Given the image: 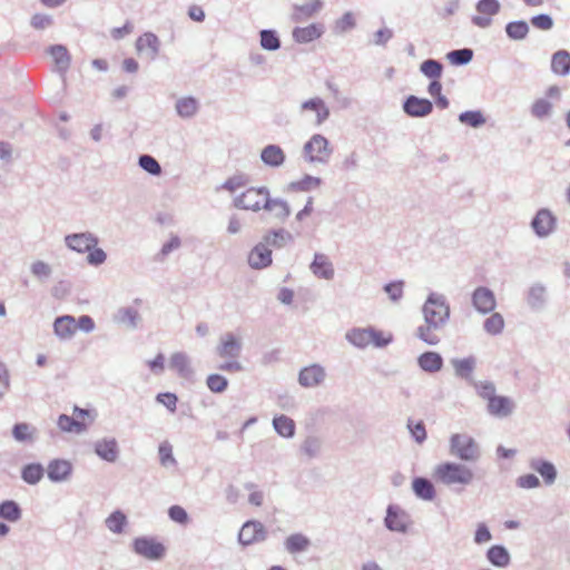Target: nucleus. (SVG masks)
Here are the masks:
<instances>
[{"label":"nucleus","instance_id":"f257e3e1","mask_svg":"<svg viewBox=\"0 0 570 570\" xmlns=\"http://www.w3.org/2000/svg\"><path fill=\"white\" fill-rule=\"evenodd\" d=\"M422 315L424 323L415 331V336L428 345H438L441 342L439 332L450 321L451 307L444 294L431 292L423 306Z\"/></svg>","mask_w":570,"mask_h":570},{"label":"nucleus","instance_id":"f03ea898","mask_svg":"<svg viewBox=\"0 0 570 570\" xmlns=\"http://www.w3.org/2000/svg\"><path fill=\"white\" fill-rule=\"evenodd\" d=\"M434 479L446 485H462L466 487L474 480L473 471L462 463L456 462H443L434 468Z\"/></svg>","mask_w":570,"mask_h":570},{"label":"nucleus","instance_id":"7ed1b4c3","mask_svg":"<svg viewBox=\"0 0 570 570\" xmlns=\"http://www.w3.org/2000/svg\"><path fill=\"white\" fill-rule=\"evenodd\" d=\"M449 453L463 462L474 463L481 458L480 444L468 433H454L449 440Z\"/></svg>","mask_w":570,"mask_h":570},{"label":"nucleus","instance_id":"20e7f679","mask_svg":"<svg viewBox=\"0 0 570 570\" xmlns=\"http://www.w3.org/2000/svg\"><path fill=\"white\" fill-rule=\"evenodd\" d=\"M332 154L333 149L328 139L321 134H314L302 149L303 159L312 165H327Z\"/></svg>","mask_w":570,"mask_h":570},{"label":"nucleus","instance_id":"39448f33","mask_svg":"<svg viewBox=\"0 0 570 570\" xmlns=\"http://www.w3.org/2000/svg\"><path fill=\"white\" fill-rule=\"evenodd\" d=\"M268 195L267 187H250L234 198V206L243 210L257 213L264 209Z\"/></svg>","mask_w":570,"mask_h":570},{"label":"nucleus","instance_id":"423d86ee","mask_svg":"<svg viewBox=\"0 0 570 570\" xmlns=\"http://www.w3.org/2000/svg\"><path fill=\"white\" fill-rule=\"evenodd\" d=\"M530 227L538 238L550 237L558 227V218L549 208H540L531 219Z\"/></svg>","mask_w":570,"mask_h":570},{"label":"nucleus","instance_id":"0eeeda50","mask_svg":"<svg viewBox=\"0 0 570 570\" xmlns=\"http://www.w3.org/2000/svg\"><path fill=\"white\" fill-rule=\"evenodd\" d=\"M411 515L400 505L390 504L386 509L384 525L392 532L406 533L412 527Z\"/></svg>","mask_w":570,"mask_h":570},{"label":"nucleus","instance_id":"6e6552de","mask_svg":"<svg viewBox=\"0 0 570 570\" xmlns=\"http://www.w3.org/2000/svg\"><path fill=\"white\" fill-rule=\"evenodd\" d=\"M132 549L137 554L154 561L161 560L166 553L165 546L149 537L136 538L132 542Z\"/></svg>","mask_w":570,"mask_h":570},{"label":"nucleus","instance_id":"1a4fd4ad","mask_svg":"<svg viewBox=\"0 0 570 570\" xmlns=\"http://www.w3.org/2000/svg\"><path fill=\"white\" fill-rule=\"evenodd\" d=\"M63 243L68 249L78 254H85L90 247L99 244V238L92 232L86 230L66 235Z\"/></svg>","mask_w":570,"mask_h":570},{"label":"nucleus","instance_id":"9d476101","mask_svg":"<svg viewBox=\"0 0 570 570\" xmlns=\"http://www.w3.org/2000/svg\"><path fill=\"white\" fill-rule=\"evenodd\" d=\"M243 351L242 337L233 332H226L219 337L216 353L220 358H239Z\"/></svg>","mask_w":570,"mask_h":570},{"label":"nucleus","instance_id":"9b49d317","mask_svg":"<svg viewBox=\"0 0 570 570\" xmlns=\"http://www.w3.org/2000/svg\"><path fill=\"white\" fill-rule=\"evenodd\" d=\"M267 539V530L264 524L256 520L245 522L238 533V541L243 546H250L263 542Z\"/></svg>","mask_w":570,"mask_h":570},{"label":"nucleus","instance_id":"f8f14e48","mask_svg":"<svg viewBox=\"0 0 570 570\" xmlns=\"http://www.w3.org/2000/svg\"><path fill=\"white\" fill-rule=\"evenodd\" d=\"M528 466L542 478L544 485L551 487L556 483L558 470L551 461L541 456H531L528 460Z\"/></svg>","mask_w":570,"mask_h":570},{"label":"nucleus","instance_id":"ddd939ff","mask_svg":"<svg viewBox=\"0 0 570 570\" xmlns=\"http://www.w3.org/2000/svg\"><path fill=\"white\" fill-rule=\"evenodd\" d=\"M326 370L318 363L303 367L298 373V383L306 389L322 385L326 380Z\"/></svg>","mask_w":570,"mask_h":570},{"label":"nucleus","instance_id":"4468645a","mask_svg":"<svg viewBox=\"0 0 570 570\" xmlns=\"http://www.w3.org/2000/svg\"><path fill=\"white\" fill-rule=\"evenodd\" d=\"M475 9L479 14L472 18L473 24L480 28H488L492 23L491 17L499 13L501 4L499 0H479Z\"/></svg>","mask_w":570,"mask_h":570},{"label":"nucleus","instance_id":"2eb2a0df","mask_svg":"<svg viewBox=\"0 0 570 570\" xmlns=\"http://www.w3.org/2000/svg\"><path fill=\"white\" fill-rule=\"evenodd\" d=\"M48 479L53 483H62L70 480L73 471L72 463L65 459H53L47 465Z\"/></svg>","mask_w":570,"mask_h":570},{"label":"nucleus","instance_id":"dca6fc26","mask_svg":"<svg viewBox=\"0 0 570 570\" xmlns=\"http://www.w3.org/2000/svg\"><path fill=\"white\" fill-rule=\"evenodd\" d=\"M472 305L481 314L493 312L497 306L494 293L485 286L476 287L472 293Z\"/></svg>","mask_w":570,"mask_h":570},{"label":"nucleus","instance_id":"f3484780","mask_svg":"<svg viewBox=\"0 0 570 570\" xmlns=\"http://www.w3.org/2000/svg\"><path fill=\"white\" fill-rule=\"evenodd\" d=\"M525 302L530 309L540 312L548 303V289L542 283H533L525 294Z\"/></svg>","mask_w":570,"mask_h":570},{"label":"nucleus","instance_id":"a211bd4d","mask_svg":"<svg viewBox=\"0 0 570 570\" xmlns=\"http://www.w3.org/2000/svg\"><path fill=\"white\" fill-rule=\"evenodd\" d=\"M309 269L312 274L320 279L332 281L335 276L333 263L328 256L323 253L314 254Z\"/></svg>","mask_w":570,"mask_h":570},{"label":"nucleus","instance_id":"6ab92c4d","mask_svg":"<svg viewBox=\"0 0 570 570\" xmlns=\"http://www.w3.org/2000/svg\"><path fill=\"white\" fill-rule=\"evenodd\" d=\"M272 262V249L263 242L256 244L248 253L247 263L253 269L266 268Z\"/></svg>","mask_w":570,"mask_h":570},{"label":"nucleus","instance_id":"aec40b11","mask_svg":"<svg viewBox=\"0 0 570 570\" xmlns=\"http://www.w3.org/2000/svg\"><path fill=\"white\" fill-rule=\"evenodd\" d=\"M169 368L184 380H191L195 374L190 357L185 352H175L170 355Z\"/></svg>","mask_w":570,"mask_h":570},{"label":"nucleus","instance_id":"412c9836","mask_svg":"<svg viewBox=\"0 0 570 570\" xmlns=\"http://www.w3.org/2000/svg\"><path fill=\"white\" fill-rule=\"evenodd\" d=\"M136 48L140 58L154 60L159 51V39L151 32H145L137 39Z\"/></svg>","mask_w":570,"mask_h":570},{"label":"nucleus","instance_id":"4be33fe9","mask_svg":"<svg viewBox=\"0 0 570 570\" xmlns=\"http://www.w3.org/2000/svg\"><path fill=\"white\" fill-rule=\"evenodd\" d=\"M403 110L410 117H425L432 112L433 105L429 99L409 96L403 104Z\"/></svg>","mask_w":570,"mask_h":570},{"label":"nucleus","instance_id":"5701e85b","mask_svg":"<svg viewBox=\"0 0 570 570\" xmlns=\"http://www.w3.org/2000/svg\"><path fill=\"white\" fill-rule=\"evenodd\" d=\"M259 158L265 166L269 168H279L285 164L286 155L281 146L269 144L261 150Z\"/></svg>","mask_w":570,"mask_h":570},{"label":"nucleus","instance_id":"b1692460","mask_svg":"<svg viewBox=\"0 0 570 570\" xmlns=\"http://www.w3.org/2000/svg\"><path fill=\"white\" fill-rule=\"evenodd\" d=\"M514 410V402L508 396L494 395L487 405V411L495 417H507Z\"/></svg>","mask_w":570,"mask_h":570},{"label":"nucleus","instance_id":"393cba45","mask_svg":"<svg viewBox=\"0 0 570 570\" xmlns=\"http://www.w3.org/2000/svg\"><path fill=\"white\" fill-rule=\"evenodd\" d=\"M95 453L107 462L114 463L119 455V448L116 439L104 438L95 443Z\"/></svg>","mask_w":570,"mask_h":570},{"label":"nucleus","instance_id":"a878e982","mask_svg":"<svg viewBox=\"0 0 570 570\" xmlns=\"http://www.w3.org/2000/svg\"><path fill=\"white\" fill-rule=\"evenodd\" d=\"M312 111L315 114L314 124L321 126L330 117V109L324 100L315 97L301 104V112Z\"/></svg>","mask_w":570,"mask_h":570},{"label":"nucleus","instance_id":"bb28decb","mask_svg":"<svg viewBox=\"0 0 570 570\" xmlns=\"http://www.w3.org/2000/svg\"><path fill=\"white\" fill-rule=\"evenodd\" d=\"M311 546V539L301 532L292 533L284 540V549L292 556L306 552Z\"/></svg>","mask_w":570,"mask_h":570},{"label":"nucleus","instance_id":"cd10ccee","mask_svg":"<svg viewBox=\"0 0 570 570\" xmlns=\"http://www.w3.org/2000/svg\"><path fill=\"white\" fill-rule=\"evenodd\" d=\"M374 328L373 327H354L345 333V340L357 348H365L371 344L373 340Z\"/></svg>","mask_w":570,"mask_h":570},{"label":"nucleus","instance_id":"c85d7f7f","mask_svg":"<svg viewBox=\"0 0 570 570\" xmlns=\"http://www.w3.org/2000/svg\"><path fill=\"white\" fill-rule=\"evenodd\" d=\"M76 331V318L71 315L59 316L53 322V332L62 341L70 340Z\"/></svg>","mask_w":570,"mask_h":570},{"label":"nucleus","instance_id":"c756f323","mask_svg":"<svg viewBox=\"0 0 570 570\" xmlns=\"http://www.w3.org/2000/svg\"><path fill=\"white\" fill-rule=\"evenodd\" d=\"M175 110L181 119H191L199 111V101L191 97H180L175 102Z\"/></svg>","mask_w":570,"mask_h":570},{"label":"nucleus","instance_id":"7c9ffc66","mask_svg":"<svg viewBox=\"0 0 570 570\" xmlns=\"http://www.w3.org/2000/svg\"><path fill=\"white\" fill-rule=\"evenodd\" d=\"M264 209L269 212L279 222H285L291 215L289 204L282 198H272L268 195Z\"/></svg>","mask_w":570,"mask_h":570},{"label":"nucleus","instance_id":"2f4dec72","mask_svg":"<svg viewBox=\"0 0 570 570\" xmlns=\"http://www.w3.org/2000/svg\"><path fill=\"white\" fill-rule=\"evenodd\" d=\"M324 28L320 23H312L307 27H296L293 30V38L298 43H307L320 38Z\"/></svg>","mask_w":570,"mask_h":570},{"label":"nucleus","instance_id":"473e14b6","mask_svg":"<svg viewBox=\"0 0 570 570\" xmlns=\"http://www.w3.org/2000/svg\"><path fill=\"white\" fill-rule=\"evenodd\" d=\"M487 560L497 568H507L511 563L508 549L501 544L490 547L485 553Z\"/></svg>","mask_w":570,"mask_h":570},{"label":"nucleus","instance_id":"72a5a7b5","mask_svg":"<svg viewBox=\"0 0 570 570\" xmlns=\"http://www.w3.org/2000/svg\"><path fill=\"white\" fill-rule=\"evenodd\" d=\"M114 320L118 324H121L131 330H135L140 324L141 316L137 308H135L132 306H126V307H120L116 312Z\"/></svg>","mask_w":570,"mask_h":570},{"label":"nucleus","instance_id":"f704fd0d","mask_svg":"<svg viewBox=\"0 0 570 570\" xmlns=\"http://www.w3.org/2000/svg\"><path fill=\"white\" fill-rule=\"evenodd\" d=\"M420 368L426 373H436L443 366V358L438 352H424L417 357Z\"/></svg>","mask_w":570,"mask_h":570},{"label":"nucleus","instance_id":"c9c22d12","mask_svg":"<svg viewBox=\"0 0 570 570\" xmlns=\"http://www.w3.org/2000/svg\"><path fill=\"white\" fill-rule=\"evenodd\" d=\"M451 364L458 377L464 379L471 383L473 382L472 373L476 365V360L474 356H469L464 358H453L451 360Z\"/></svg>","mask_w":570,"mask_h":570},{"label":"nucleus","instance_id":"e433bc0d","mask_svg":"<svg viewBox=\"0 0 570 570\" xmlns=\"http://www.w3.org/2000/svg\"><path fill=\"white\" fill-rule=\"evenodd\" d=\"M323 7L321 0H313L303 4L294 6L293 20L296 22L305 21L317 13Z\"/></svg>","mask_w":570,"mask_h":570},{"label":"nucleus","instance_id":"4c0bfd02","mask_svg":"<svg viewBox=\"0 0 570 570\" xmlns=\"http://www.w3.org/2000/svg\"><path fill=\"white\" fill-rule=\"evenodd\" d=\"M292 240L293 236L291 235V233L283 228L269 230L267 234L264 235L262 239V242L266 244L268 248H282Z\"/></svg>","mask_w":570,"mask_h":570},{"label":"nucleus","instance_id":"58836bf2","mask_svg":"<svg viewBox=\"0 0 570 570\" xmlns=\"http://www.w3.org/2000/svg\"><path fill=\"white\" fill-rule=\"evenodd\" d=\"M412 490L414 494L424 501H432L435 498V489L433 483L425 478H415L412 481Z\"/></svg>","mask_w":570,"mask_h":570},{"label":"nucleus","instance_id":"ea45409f","mask_svg":"<svg viewBox=\"0 0 570 570\" xmlns=\"http://www.w3.org/2000/svg\"><path fill=\"white\" fill-rule=\"evenodd\" d=\"M57 425L62 432L81 434L87 431L88 424L72 416L61 414L57 420Z\"/></svg>","mask_w":570,"mask_h":570},{"label":"nucleus","instance_id":"a19ab883","mask_svg":"<svg viewBox=\"0 0 570 570\" xmlns=\"http://www.w3.org/2000/svg\"><path fill=\"white\" fill-rule=\"evenodd\" d=\"M322 440L315 435L306 436L299 445V452L308 460L315 459L321 454Z\"/></svg>","mask_w":570,"mask_h":570},{"label":"nucleus","instance_id":"79ce46f5","mask_svg":"<svg viewBox=\"0 0 570 570\" xmlns=\"http://www.w3.org/2000/svg\"><path fill=\"white\" fill-rule=\"evenodd\" d=\"M128 524V519L126 514L120 511L116 510L111 512L105 520L106 528L115 534H121L125 531V528Z\"/></svg>","mask_w":570,"mask_h":570},{"label":"nucleus","instance_id":"37998d69","mask_svg":"<svg viewBox=\"0 0 570 570\" xmlns=\"http://www.w3.org/2000/svg\"><path fill=\"white\" fill-rule=\"evenodd\" d=\"M43 474L45 469L40 463H29L21 470V479L30 485L38 484L42 480Z\"/></svg>","mask_w":570,"mask_h":570},{"label":"nucleus","instance_id":"c03bdc74","mask_svg":"<svg viewBox=\"0 0 570 570\" xmlns=\"http://www.w3.org/2000/svg\"><path fill=\"white\" fill-rule=\"evenodd\" d=\"M273 426L277 434L283 438L291 439L295 435V422L286 415L275 416Z\"/></svg>","mask_w":570,"mask_h":570},{"label":"nucleus","instance_id":"a18cd8bd","mask_svg":"<svg viewBox=\"0 0 570 570\" xmlns=\"http://www.w3.org/2000/svg\"><path fill=\"white\" fill-rule=\"evenodd\" d=\"M49 53L52 57L59 71H66L70 66V56L67 48L62 45H55L49 48Z\"/></svg>","mask_w":570,"mask_h":570},{"label":"nucleus","instance_id":"49530a36","mask_svg":"<svg viewBox=\"0 0 570 570\" xmlns=\"http://www.w3.org/2000/svg\"><path fill=\"white\" fill-rule=\"evenodd\" d=\"M22 511L19 504L12 500H6L0 503V518L9 522H18L21 519Z\"/></svg>","mask_w":570,"mask_h":570},{"label":"nucleus","instance_id":"de8ad7c7","mask_svg":"<svg viewBox=\"0 0 570 570\" xmlns=\"http://www.w3.org/2000/svg\"><path fill=\"white\" fill-rule=\"evenodd\" d=\"M529 30V24L524 20L512 21L505 26L508 38L515 41L524 40Z\"/></svg>","mask_w":570,"mask_h":570},{"label":"nucleus","instance_id":"09e8293b","mask_svg":"<svg viewBox=\"0 0 570 570\" xmlns=\"http://www.w3.org/2000/svg\"><path fill=\"white\" fill-rule=\"evenodd\" d=\"M322 185V179L320 177L305 175L301 179L291 183V188L296 191H312Z\"/></svg>","mask_w":570,"mask_h":570},{"label":"nucleus","instance_id":"8fccbe9b","mask_svg":"<svg viewBox=\"0 0 570 570\" xmlns=\"http://www.w3.org/2000/svg\"><path fill=\"white\" fill-rule=\"evenodd\" d=\"M552 71H570V52L567 50H558L551 58Z\"/></svg>","mask_w":570,"mask_h":570},{"label":"nucleus","instance_id":"3c124183","mask_svg":"<svg viewBox=\"0 0 570 570\" xmlns=\"http://www.w3.org/2000/svg\"><path fill=\"white\" fill-rule=\"evenodd\" d=\"M459 121L472 128H479L485 124V117L480 110H469L459 115Z\"/></svg>","mask_w":570,"mask_h":570},{"label":"nucleus","instance_id":"603ef678","mask_svg":"<svg viewBox=\"0 0 570 570\" xmlns=\"http://www.w3.org/2000/svg\"><path fill=\"white\" fill-rule=\"evenodd\" d=\"M553 106L544 98L537 99L531 106V115L537 119H546L551 116Z\"/></svg>","mask_w":570,"mask_h":570},{"label":"nucleus","instance_id":"864d4df0","mask_svg":"<svg viewBox=\"0 0 570 570\" xmlns=\"http://www.w3.org/2000/svg\"><path fill=\"white\" fill-rule=\"evenodd\" d=\"M31 274L40 282H46L52 275V267L45 261L38 259L30 265Z\"/></svg>","mask_w":570,"mask_h":570},{"label":"nucleus","instance_id":"5fc2aeb1","mask_svg":"<svg viewBox=\"0 0 570 570\" xmlns=\"http://www.w3.org/2000/svg\"><path fill=\"white\" fill-rule=\"evenodd\" d=\"M261 46L265 50H277L281 47V40L275 30L264 29L259 32Z\"/></svg>","mask_w":570,"mask_h":570},{"label":"nucleus","instance_id":"6e6d98bb","mask_svg":"<svg viewBox=\"0 0 570 570\" xmlns=\"http://www.w3.org/2000/svg\"><path fill=\"white\" fill-rule=\"evenodd\" d=\"M484 331L490 335H498L504 328V320L500 313H492L483 323Z\"/></svg>","mask_w":570,"mask_h":570},{"label":"nucleus","instance_id":"4d7b16f0","mask_svg":"<svg viewBox=\"0 0 570 570\" xmlns=\"http://www.w3.org/2000/svg\"><path fill=\"white\" fill-rule=\"evenodd\" d=\"M446 58L454 66L466 65L473 58V50L470 48L452 50L446 53Z\"/></svg>","mask_w":570,"mask_h":570},{"label":"nucleus","instance_id":"13d9d810","mask_svg":"<svg viewBox=\"0 0 570 570\" xmlns=\"http://www.w3.org/2000/svg\"><path fill=\"white\" fill-rule=\"evenodd\" d=\"M159 462L163 466H176L177 460L173 454V446L168 441H164L159 444L158 448Z\"/></svg>","mask_w":570,"mask_h":570},{"label":"nucleus","instance_id":"bf43d9fd","mask_svg":"<svg viewBox=\"0 0 570 570\" xmlns=\"http://www.w3.org/2000/svg\"><path fill=\"white\" fill-rule=\"evenodd\" d=\"M138 165L141 169L153 176H159L161 174V166L157 159L150 155H141L138 158Z\"/></svg>","mask_w":570,"mask_h":570},{"label":"nucleus","instance_id":"052dcab7","mask_svg":"<svg viewBox=\"0 0 570 570\" xmlns=\"http://www.w3.org/2000/svg\"><path fill=\"white\" fill-rule=\"evenodd\" d=\"M181 246V239L179 236L171 234L169 239L163 244L159 253L156 255V261L164 262L165 258L173 253L174 250H177Z\"/></svg>","mask_w":570,"mask_h":570},{"label":"nucleus","instance_id":"680f3d73","mask_svg":"<svg viewBox=\"0 0 570 570\" xmlns=\"http://www.w3.org/2000/svg\"><path fill=\"white\" fill-rule=\"evenodd\" d=\"M35 429L27 423H18L12 429V435L18 442L33 441Z\"/></svg>","mask_w":570,"mask_h":570},{"label":"nucleus","instance_id":"e2e57ef3","mask_svg":"<svg viewBox=\"0 0 570 570\" xmlns=\"http://www.w3.org/2000/svg\"><path fill=\"white\" fill-rule=\"evenodd\" d=\"M515 485L520 489L532 490L541 487L540 479L533 473L519 475L515 479Z\"/></svg>","mask_w":570,"mask_h":570},{"label":"nucleus","instance_id":"0e129e2a","mask_svg":"<svg viewBox=\"0 0 570 570\" xmlns=\"http://www.w3.org/2000/svg\"><path fill=\"white\" fill-rule=\"evenodd\" d=\"M207 387L214 393H222L228 386V381L220 374H210L206 380Z\"/></svg>","mask_w":570,"mask_h":570},{"label":"nucleus","instance_id":"69168bd1","mask_svg":"<svg viewBox=\"0 0 570 570\" xmlns=\"http://www.w3.org/2000/svg\"><path fill=\"white\" fill-rule=\"evenodd\" d=\"M86 261L90 266L97 267L102 265L107 261V254L102 248L98 247L97 245L90 247V249L87 250Z\"/></svg>","mask_w":570,"mask_h":570},{"label":"nucleus","instance_id":"338daca9","mask_svg":"<svg viewBox=\"0 0 570 570\" xmlns=\"http://www.w3.org/2000/svg\"><path fill=\"white\" fill-rule=\"evenodd\" d=\"M403 287H404L403 281H395V282L387 283L384 286V292L387 294L389 298L393 303H397L403 297V293H404Z\"/></svg>","mask_w":570,"mask_h":570},{"label":"nucleus","instance_id":"774afa93","mask_svg":"<svg viewBox=\"0 0 570 570\" xmlns=\"http://www.w3.org/2000/svg\"><path fill=\"white\" fill-rule=\"evenodd\" d=\"M480 397L489 402L495 395V386L490 381L472 382Z\"/></svg>","mask_w":570,"mask_h":570}]
</instances>
